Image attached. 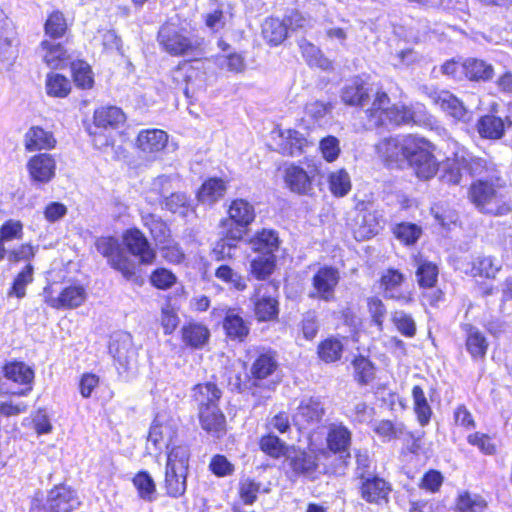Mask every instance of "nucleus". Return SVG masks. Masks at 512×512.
Returning a JSON list of instances; mask_svg holds the SVG:
<instances>
[{
  "label": "nucleus",
  "instance_id": "nucleus-20",
  "mask_svg": "<svg viewBox=\"0 0 512 512\" xmlns=\"http://www.w3.org/2000/svg\"><path fill=\"white\" fill-rule=\"evenodd\" d=\"M109 352L113 358L127 369L135 356L132 337L129 333H118L109 344Z\"/></svg>",
  "mask_w": 512,
  "mask_h": 512
},
{
  "label": "nucleus",
  "instance_id": "nucleus-51",
  "mask_svg": "<svg viewBox=\"0 0 512 512\" xmlns=\"http://www.w3.org/2000/svg\"><path fill=\"white\" fill-rule=\"evenodd\" d=\"M109 264L115 270L120 272L126 280L137 282L138 276L136 275V264L123 250L112 258Z\"/></svg>",
  "mask_w": 512,
  "mask_h": 512
},
{
  "label": "nucleus",
  "instance_id": "nucleus-18",
  "mask_svg": "<svg viewBox=\"0 0 512 512\" xmlns=\"http://www.w3.org/2000/svg\"><path fill=\"white\" fill-rule=\"evenodd\" d=\"M390 491L389 484L380 477L373 475L361 481V497L368 503H387Z\"/></svg>",
  "mask_w": 512,
  "mask_h": 512
},
{
  "label": "nucleus",
  "instance_id": "nucleus-22",
  "mask_svg": "<svg viewBox=\"0 0 512 512\" xmlns=\"http://www.w3.org/2000/svg\"><path fill=\"white\" fill-rule=\"evenodd\" d=\"M284 181L292 192L300 195H307L313 189L312 177L297 165H290L285 168Z\"/></svg>",
  "mask_w": 512,
  "mask_h": 512
},
{
  "label": "nucleus",
  "instance_id": "nucleus-14",
  "mask_svg": "<svg viewBox=\"0 0 512 512\" xmlns=\"http://www.w3.org/2000/svg\"><path fill=\"white\" fill-rule=\"evenodd\" d=\"M382 215L376 210H358L354 218V236L356 239H368L382 229Z\"/></svg>",
  "mask_w": 512,
  "mask_h": 512
},
{
  "label": "nucleus",
  "instance_id": "nucleus-8",
  "mask_svg": "<svg viewBox=\"0 0 512 512\" xmlns=\"http://www.w3.org/2000/svg\"><path fill=\"white\" fill-rule=\"evenodd\" d=\"M423 93L431 102L439 106L444 112L459 121L469 120V112L462 101L447 90L424 86Z\"/></svg>",
  "mask_w": 512,
  "mask_h": 512
},
{
  "label": "nucleus",
  "instance_id": "nucleus-24",
  "mask_svg": "<svg viewBox=\"0 0 512 512\" xmlns=\"http://www.w3.org/2000/svg\"><path fill=\"white\" fill-rule=\"evenodd\" d=\"M370 98L368 87L359 78L347 83L341 91V100L350 106L364 107L370 102Z\"/></svg>",
  "mask_w": 512,
  "mask_h": 512
},
{
  "label": "nucleus",
  "instance_id": "nucleus-50",
  "mask_svg": "<svg viewBox=\"0 0 512 512\" xmlns=\"http://www.w3.org/2000/svg\"><path fill=\"white\" fill-rule=\"evenodd\" d=\"M328 184L330 192L336 197H344L351 190L350 176L344 169L332 172Z\"/></svg>",
  "mask_w": 512,
  "mask_h": 512
},
{
  "label": "nucleus",
  "instance_id": "nucleus-42",
  "mask_svg": "<svg viewBox=\"0 0 512 512\" xmlns=\"http://www.w3.org/2000/svg\"><path fill=\"white\" fill-rule=\"evenodd\" d=\"M226 191V185L221 179L212 178L203 183L198 192V199L204 204H213L222 198Z\"/></svg>",
  "mask_w": 512,
  "mask_h": 512
},
{
  "label": "nucleus",
  "instance_id": "nucleus-40",
  "mask_svg": "<svg viewBox=\"0 0 512 512\" xmlns=\"http://www.w3.org/2000/svg\"><path fill=\"white\" fill-rule=\"evenodd\" d=\"M299 47L309 66L318 67L322 70H329L332 68L331 61L327 59L321 50L314 44L302 39L299 42Z\"/></svg>",
  "mask_w": 512,
  "mask_h": 512
},
{
  "label": "nucleus",
  "instance_id": "nucleus-26",
  "mask_svg": "<svg viewBox=\"0 0 512 512\" xmlns=\"http://www.w3.org/2000/svg\"><path fill=\"white\" fill-rule=\"evenodd\" d=\"M199 418L204 430L219 437L225 430V417L217 405L200 408Z\"/></svg>",
  "mask_w": 512,
  "mask_h": 512
},
{
  "label": "nucleus",
  "instance_id": "nucleus-41",
  "mask_svg": "<svg viewBox=\"0 0 512 512\" xmlns=\"http://www.w3.org/2000/svg\"><path fill=\"white\" fill-rule=\"evenodd\" d=\"M478 132L484 138L500 139L504 135L505 122L495 115H485L478 121Z\"/></svg>",
  "mask_w": 512,
  "mask_h": 512
},
{
  "label": "nucleus",
  "instance_id": "nucleus-12",
  "mask_svg": "<svg viewBox=\"0 0 512 512\" xmlns=\"http://www.w3.org/2000/svg\"><path fill=\"white\" fill-rule=\"evenodd\" d=\"M271 288L268 284H260L255 288L251 300L254 303L255 316L259 321H269L277 317L278 301L268 292Z\"/></svg>",
  "mask_w": 512,
  "mask_h": 512
},
{
  "label": "nucleus",
  "instance_id": "nucleus-53",
  "mask_svg": "<svg viewBox=\"0 0 512 512\" xmlns=\"http://www.w3.org/2000/svg\"><path fill=\"white\" fill-rule=\"evenodd\" d=\"M318 355L326 363H332L341 358L343 345L340 340L328 338L318 345Z\"/></svg>",
  "mask_w": 512,
  "mask_h": 512
},
{
  "label": "nucleus",
  "instance_id": "nucleus-63",
  "mask_svg": "<svg viewBox=\"0 0 512 512\" xmlns=\"http://www.w3.org/2000/svg\"><path fill=\"white\" fill-rule=\"evenodd\" d=\"M485 508L486 502L480 496L464 492L458 497L457 509L460 512H483Z\"/></svg>",
  "mask_w": 512,
  "mask_h": 512
},
{
  "label": "nucleus",
  "instance_id": "nucleus-7",
  "mask_svg": "<svg viewBox=\"0 0 512 512\" xmlns=\"http://www.w3.org/2000/svg\"><path fill=\"white\" fill-rule=\"evenodd\" d=\"M414 147V137L384 138L376 145L377 154L387 165H401L407 159L409 150Z\"/></svg>",
  "mask_w": 512,
  "mask_h": 512
},
{
  "label": "nucleus",
  "instance_id": "nucleus-17",
  "mask_svg": "<svg viewBox=\"0 0 512 512\" xmlns=\"http://www.w3.org/2000/svg\"><path fill=\"white\" fill-rule=\"evenodd\" d=\"M328 457V452L325 449L315 451H300L297 452L290 460L292 470L297 474H302L307 477H313V474L319 466L321 458Z\"/></svg>",
  "mask_w": 512,
  "mask_h": 512
},
{
  "label": "nucleus",
  "instance_id": "nucleus-61",
  "mask_svg": "<svg viewBox=\"0 0 512 512\" xmlns=\"http://www.w3.org/2000/svg\"><path fill=\"white\" fill-rule=\"evenodd\" d=\"M355 379L360 384H367L374 379V366L371 361L359 356L353 361Z\"/></svg>",
  "mask_w": 512,
  "mask_h": 512
},
{
  "label": "nucleus",
  "instance_id": "nucleus-5",
  "mask_svg": "<svg viewBox=\"0 0 512 512\" xmlns=\"http://www.w3.org/2000/svg\"><path fill=\"white\" fill-rule=\"evenodd\" d=\"M406 161L422 179L432 178L438 170V163L431 151V145L416 137H414V147L409 150Z\"/></svg>",
  "mask_w": 512,
  "mask_h": 512
},
{
  "label": "nucleus",
  "instance_id": "nucleus-29",
  "mask_svg": "<svg viewBox=\"0 0 512 512\" xmlns=\"http://www.w3.org/2000/svg\"><path fill=\"white\" fill-rule=\"evenodd\" d=\"M188 470L166 467L164 487L167 495L178 498L184 495L187 488Z\"/></svg>",
  "mask_w": 512,
  "mask_h": 512
},
{
  "label": "nucleus",
  "instance_id": "nucleus-27",
  "mask_svg": "<svg viewBox=\"0 0 512 512\" xmlns=\"http://www.w3.org/2000/svg\"><path fill=\"white\" fill-rule=\"evenodd\" d=\"M466 349L474 360L484 359L488 350V341L484 334L475 326L465 324Z\"/></svg>",
  "mask_w": 512,
  "mask_h": 512
},
{
  "label": "nucleus",
  "instance_id": "nucleus-33",
  "mask_svg": "<svg viewBox=\"0 0 512 512\" xmlns=\"http://www.w3.org/2000/svg\"><path fill=\"white\" fill-rule=\"evenodd\" d=\"M390 103V98L385 92L377 91L375 93L371 107L365 111L371 127L383 126V117Z\"/></svg>",
  "mask_w": 512,
  "mask_h": 512
},
{
  "label": "nucleus",
  "instance_id": "nucleus-57",
  "mask_svg": "<svg viewBox=\"0 0 512 512\" xmlns=\"http://www.w3.org/2000/svg\"><path fill=\"white\" fill-rule=\"evenodd\" d=\"M133 483L138 490L139 496L145 501H152L156 486L152 477L145 471H141L133 478Z\"/></svg>",
  "mask_w": 512,
  "mask_h": 512
},
{
  "label": "nucleus",
  "instance_id": "nucleus-64",
  "mask_svg": "<svg viewBox=\"0 0 512 512\" xmlns=\"http://www.w3.org/2000/svg\"><path fill=\"white\" fill-rule=\"evenodd\" d=\"M260 447L263 452L274 458H278L284 455L286 450L285 443L277 436L272 434H268L261 438Z\"/></svg>",
  "mask_w": 512,
  "mask_h": 512
},
{
  "label": "nucleus",
  "instance_id": "nucleus-32",
  "mask_svg": "<svg viewBox=\"0 0 512 512\" xmlns=\"http://www.w3.org/2000/svg\"><path fill=\"white\" fill-rule=\"evenodd\" d=\"M126 120L124 112L116 106L101 107L94 112V123L97 127L117 128Z\"/></svg>",
  "mask_w": 512,
  "mask_h": 512
},
{
  "label": "nucleus",
  "instance_id": "nucleus-2",
  "mask_svg": "<svg viewBox=\"0 0 512 512\" xmlns=\"http://www.w3.org/2000/svg\"><path fill=\"white\" fill-rule=\"evenodd\" d=\"M158 40L163 49L174 56L195 55L204 43L203 39L190 35L174 24L162 26L158 32Z\"/></svg>",
  "mask_w": 512,
  "mask_h": 512
},
{
  "label": "nucleus",
  "instance_id": "nucleus-52",
  "mask_svg": "<svg viewBox=\"0 0 512 512\" xmlns=\"http://www.w3.org/2000/svg\"><path fill=\"white\" fill-rule=\"evenodd\" d=\"M215 277L237 291H244L247 288L246 279L228 265H220L215 270Z\"/></svg>",
  "mask_w": 512,
  "mask_h": 512
},
{
  "label": "nucleus",
  "instance_id": "nucleus-6",
  "mask_svg": "<svg viewBox=\"0 0 512 512\" xmlns=\"http://www.w3.org/2000/svg\"><path fill=\"white\" fill-rule=\"evenodd\" d=\"M278 362L271 352L260 354L253 362L250 372L252 385L264 387L268 391L275 389L280 381L277 375Z\"/></svg>",
  "mask_w": 512,
  "mask_h": 512
},
{
  "label": "nucleus",
  "instance_id": "nucleus-43",
  "mask_svg": "<svg viewBox=\"0 0 512 512\" xmlns=\"http://www.w3.org/2000/svg\"><path fill=\"white\" fill-rule=\"evenodd\" d=\"M414 412L421 426H426L432 416V409L429 405L423 389L415 385L412 389Z\"/></svg>",
  "mask_w": 512,
  "mask_h": 512
},
{
  "label": "nucleus",
  "instance_id": "nucleus-10",
  "mask_svg": "<svg viewBox=\"0 0 512 512\" xmlns=\"http://www.w3.org/2000/svg\"><path fill=\"white\" fill-rule=\"evenodd\" d=\"M324 407L318 399H302L292 414V421L299 429H307L318 424L324 416Z\"/></svg>",
  "mask_w": 512,
  "mask_h": 512
},
{
  "label": "nucleus",
  "instance_id": "nucleus-35",
  "mask_svg": "<svg viewBox=\"0 0 512 512\" xmlns=\"http://www.w3.org/2000/svg\"><path fill=\"white\" fill-rule=\"evenodd\" d=\"M173 79L176 82H183L184 86L181 87L184 95L187 98L192 97L196 91L201 87L200 72L192 67L179 68L174 72Z\"/></svg>",
  "mask_w": 512,
  "mask_h": 512
},
{
  "label": "nucleus",
  "instance_id": "nucleus-4",
  "mask_svg": "<svg viewBox=\"0 0 512 512\" xmlns=\"http://www.w3.org/2000/svg\"><path fill=\"white\" fill-rule=\"evenodd\" d=\"M461 170H465L471 177L476 179H485L501 175L497 165L493 162L485 158L467 154L456 156L454 166L444 175L445 181L453 185L460 184L462 178Z\"/></svg>",
  "mask_w": 512,
  "mask_h": 512
},
{
  "label": "nucleus",
  "instance_id": "nucleus-11",
  "mask_svg": "<svg viewBox=\"0 0 512 512\" xmlns=\"http://www.w3.org/2000/svg\"><path fill=\"white\" fill-rule=\"evenodd\" d=\"M79 505L78 498L70 488L60 485L51 489L42 507L46 512H71Z\"/></svg>",
  "mask_w": 512,
  "mask_h": 512
},
{
  "label": "nucleus",
  "instance_id": "nucleus-28",
  "mask_svg": "<svg viewBox=\"0 0 512 512\" xmlns=\"http://www.w3.org/2000/svg\"><path fill=\"white\" fill-rule=\"evenodd\" d=\"M261 28L264 40L271 46L280 45L288 36L287 23L278 18L265 19Z\"/></svg>",
  "mask_w": 512,
  "mask_h": 512
},
{
  "label": "nucleus",
  "instance_id": "nucleus-31",
  "mask_svg": "<svg viewBox=\"0 0 512 512\" xmlns=\"http://www.w3.org/2000/svg\"><path fill=\"white\" fill-rule=\"evenodd\" d=\"M55 142L52 133L38 126L30 128L25 134V148L30 152L53 148Z\"/></svg>",
  "mask_w": 512,
  "mask_h": 512
},
{
  "label": "nucleus",
  "instance_id": "nucleus-1",
  "mask_svg": "<svg viewBox=\"0 0 512 512\" xmlns=\"http://www.w3.org/2000/svg\"><path fill=\"white\" fill-rule=\"evenodd\" d=\"M467 198L482 214L504 216L512 211V200L502 175L475 179L468 188Z\"/></svg>",
  "mask_w": 512,
  "mask_h": 512
},
{
  "label": "nucleus",
  "instance_id": "nucleus-39",
  "mask_svg": "<svg viewBox=\"0 0 512 512\" xmlns=\"http://www.w3.org/2000/svg\"><path fill=\"white\" fill-rule=\"evenodd\" d=\"M223 327L230 338L240 341L249 333V326L235 310L227 311Z\"/></svg>",
  "mask_w": 512,
  "mask_h": 512
},
{
  "label": "nucleus",
  "instance_id": "nucleus-46",
  "mask_svg": "<svg viewBox=\"0 0 512 512\" xmlns=\"http://www.w3.org/2000/svg\"><path fill=\"white\" fill-rule=\"evenodd\" d=\"M220 397V389L212 382L198 384L194 387V398L200 408L206 407L207 405H216Z\"/></svg>",
  "mask_w": 512,
  "mask_h": 512
},
{
  "label": "nucleus",
  "instance_id": "nucleus-37",
  "mask_svg": "<svg viewBox=\"0 0 512 512\" xmlns=\"http://www.w3.org/2000/svg\"><path fill=\"white\" fill-rule=\"evenodd\" d=\"M142 221L156 242L160 244L168 243L171 237L170 229L161 217L147 213L142 216Z\"/></svg>",
  "mask_w": 512,
  "mask_h": 512
},
{
  "label": "nucleus",
  "instance_id": "nucleus-21",
  "mask_svg": "<svg viewBox=\"0 0 512 512\" xmlns=\"http://www.w3.org/2000/svg\"><path fill=\"white\" fill-rule=\"evenodd\" d=\"M85 299L84 287L75 285L64 288L57 297H47L46 303L55 309H72L82 305Z\"/></svg>",
  "mask_w": 512,
  "mask_h": 512
},
{
  "label": "nucleus",
  "instance_id": "nucleus-48",
  "mask_svg": "<svg viewBox=\"0 0 512 512\" xmlns=\"http://www.w3.org/2000/svg\"><path fill=\"white\" fill-rule=\"evenodd\" d=\"M67 29L66 18L64 14L58 10L49 14L44 24L45 35L54 40L63 37Z\"/></svg>",
  "mask_w": 512,
  "mask_h": 512
},
{
  "label": "nucleus",
  "instance_id": "nucleus-34",
  "mask_svg": "<svg viewBox=\"0 0 512 512\" xmlns=\"http://www.w3.org/2000/svg\"><path fill=\"white\" fill-rule=\"evenodd\" d=\"M462 70L469 80L487 81L492 79L494 69L491 64L476 58H469L462 63Z\"/></svg>",
  "mask_w": 512,
  "mask_h": 512
},
{
  "label": "nucleus",
  "instance_id": "nucleus-49",
  "mask_svg": "<svg viewBox=\"0 0 512 512\" xmlns=\"http://www.w3.org/2000/svg\"><path fill=\"white\" fill-rule=\"evenodd\" d=\"M438 273L439 271L436 264L421 259L417 261L416 277L421 287H433L437 282Z\"/></svg>",
  "mask_w": 512,
  "mask_h": 512
},
{
  "label": "nucleus",
  "instance_id": "nucleus-45",
  "mask_svg": "<svg viewBox=\"0 0 512 512\" xmlns=\"http://www.w3.org/2000/svg\"><path fill=\"white\" fill-rule=\"evenodd\" d=\"M502 264L491 256H480L473 261L472 273L474 276L495 278Z\"/></svg>",
  "mask_w": 512,
  "mask_h": 512
},
{
  "label": "nucleus",
  "instance_id": "nucleus-54",
  "mask_svg": "<svg viewBox=\"0 0 512 512\" xmlns=\"http://www.w3.org/2000/svg\"><path fill=\"white\" fill-rule=\"evenodd\" d=\"M46 91L50 96L64 98L71 91L70 81L61 74H49L46 79Z\"/></svg>",
  "mask_w": 512,
  "mask_h": 512
},
{
  "label": "nucleus",
  "instance_id": "nucleus-15",
  "mask_svg": "<svg viewBox=\"0 0 512 512\" xmlns=\"http://www.w3.org/2000/svg\"><path fill=\"white\" fill-rule=\"evenodd\" d=\"M123 240L128 250L133 255L138 256L142 264H152L154 262L156 253L140 230H128L124 234Z\"/></svg>",
  "mask_w": 512,
  "mask_h": 512
},
{
  "label": "nucleus",
  "instance_id": "nucleus-19",
  "mask_svg": "<svg viewBox=\"0 0 512 512\" xmlns=\"http://www.w3.org/2000/svg\"><path fill=\"white\" fill-rule=\"evenodd\" d=\"M168 142V135L160 129L142 130L137 137V146L147 158H154Z\"/></svg>",
  "mask_w": 512,
  "mask_h": 512
},
{
  "label": "nucleus",
  "instance_id": "nucleus-36",
  "mask_svg": "<svg viewBox=\"0 0 512 512\" xmlns=\"http://www.w3.org/2000/svg\"><path fill=\"white\" fill-rule=\"evenodd\" d=\"M6 379L22 385H30L34 379V371L24 362H10L3 367Z\"/></svg>",
  "mask_w": 512,
  "mask_h": 512
},
{
  "label": "nucleus",
  "instance_id": "nucleus-9",
  "mask_svg": "<svg viewBox=\"0 0 512 512\" xmlns=\"http://www.w3.org/2000/svg\"><path fill=\"white\" fill-rule=\"evenodd\" d=\"M340 280L336 268L325 266L318 269L312 277V290L309 297L330 302L334 299L335 288Z\"/></svg>",
  "mask_w": 512,
  "mask_h": 512
},
{
  "label": "nucleus",
  "instance_id": "nucleus-13",
  "mask_svg": "<svg viewBox=\"0 0 512 512\" xmlns=\"http://www.w3.org/2000/svg\"><path fill=\"white\" fill-rule=\"evenodd\" d=\"M352 441L351 431L342 423H331L327 428L326 443L328 454H339L341 458H350V446Z\"/></svg>",
  "mask_w": 512,
  "mask_h": 512
},
{
  "label": "nucleus",
  "instance_id": "nucleus-38",
  "mask_svg": "<svg viewBox=\"0 0 512 512\" xmlns=\"http://www.w3.org/2000/svg\"><path fill=\"white\" fill-rule=\"evenodd\" d=\"M276 268V256L257 255L250 261L249 273L257 280H266Z\"/></svg>",
  "mask_w": 512,
  "mask_h": 512
},
{
  "label": "nucleus",
  "instance_id": "nucleus-55",
  "mask_svg": "<svg viewBox=\"0 0 512 512\" xmlns=\"http://www.w3.org/2000/svg\"><path fill=\"white\" fill-rule=\"evenodd\" d=\"M73 79L77 87L89 89L93 86L94 79L90 66L81 60L71 63Z\"/></svg>",
  "mask_w": 512,
  "mask_h": 512
},
{
  "label": "nucleus",
  "instance_id": "nucleus-16",
  "mask_svg": "<svg viewBox=\"0 0 512 512\" xmlns=\"http://www.w3.org/2000/svg\"><path fill=\"white\" fill-rule=\"evenodd\" d=\"M27 168L33 181L39 183H48L55 176L56 162L52 155L42 153L33 156Z\"/></svg>",
  "mask_w": 512,
  "mask_h": 512
},
{
  "label": "nucleus",
  "instance_id": "nucleus-30",
  "mask_svg": "<svg viewBox=\"0 0 512 512\" xmlns=\"http://www.w3.org/2000/svg\"><path fill=\"white\" fill-rule=\"evenodd\" d=\"M384 125L399 126L402 124L418 123L420 120L417 117V112L408 106L389 105L386 109L385 116L383 117Z\"/></svg>",
  "mask_w": 512,
  "mask_h": 512
},
{
  "label": "nucleus",
  "instance_id": "nucleus-3",
  "mask_svg": "<svg viewBox=\"0 0 512 512\" xmlns=\"http://www.w3.org/2000/svg\"><path fill=\"white\" fill-rule=\"evenodd\" d=\"M256 217L254 206L245 199H235L228 207V217L220 222L222 236L239 241Z\"/></svg>",
  "mask_w": 512,
  "mask_h": 512
},
{
  "label": "nucleus",
  "instance_id": "nucleus-25",
  "mask_svg": "<svg viewBox=\"0 0 512 512\" xmlns=\"http://www.w3.org/2000/svg\"><path fill=\"white\" fill-rule=\"evenodd\" d=\"M40 51L44 62L53 69H59L69 63L70 55L60 43L43 40L40 43Z\"/></svg>",
  "mask_w": 512,
  "mask_h": 512
},
{
  "label": "nucleus",
  "instance_id": "nucleus-44",
  "mask_svg": "<svg viewBox=\"0 0 512 512\" xmlns=\"http://www.w3.org/2000/svg\"><path fill=\"white\" fill-rule=\"evenodd\" d=\"M209 335V330L198 323H190L182 328L184 342L194 348L202 347L208 341Z\"/></svg>",
  "mask_w": 512,
  "mask_h": 512
},
{
  "label": "nucleus",
  "instance_id": "nucleus-60",
  "mask_svg": "<svg viewBox=\"0 0 512 512\" xmlns=\"http://www.w3.org/2000/svg\"><path fill=\"white\" fill-rule=\"evenodd\" d=\"M33 266L27 264L25 268L18 273L14 279L11 290L8 295H15L18 298H23L26 294V286L33 281Z\"/></svg>",
  "mask_w": 512,
  "mask_h": 512
},
{
  "label": "nucleus",
  "instance_id": "nucleus-23",
  "mask_svg": "<svg viewBox=\"0 0 512 512\" xmlns=\"http://www.w3.org/2000/svg\"><path fill=\"white\" fill-rule=\"evenodd\" d=\"M251 249L259 255L275 256L280 246L278 233L271 229L257 231L248 241Z\"/></svg>",
  "mask_w": 512,
  "mask_h": 512
},
{
  "label": "nucleus",
  "instance_id": "nucleus-47",
  "mask_svg": "<svg viewBox=\"0 0 512 512\" xmlns=\"http://www.w3.org/2000/svg\"><path fill=\"white\" fill-rule=\"evenodd\" d=\"M174 431L170 424L159 423L158 419H155L148 434V443H151L154 448L161 449L162 445H168V441L171 440Z\"/></svg>",
  "mask_w": 512,
  "mask_h": 512
},
{
  "label": "nucleus",
  "instance_id": "nucleus-59",
  "mask_svg": "<svg viewBox=\"0 0 512 512\" xmlns=\"http://www.w3.org/2000/svg\"><path fill=\"white\" fill-rule=\"evenodd\" d=\"M190 452L187 446H174L168 453L166 467L189 469Z\"/></svg>",
  "mask_w": 512,
  "mask_h": 512
},
{
  "label": "nucleus",
  "instance_id": "nucleus-58",
  "mask_svg": "<svg viewBox=\"0 0 512 512\" xmlns=\"http://www.w3.org/2000/svg\"><path fill=\"white\" fill-rule=\"evenodd\" d=\"M299 329L306 340H313L320 329L317 313L313 310L305 312L299 323Z\"/></svg>",
  "mask_w": 512,
  "mask_h": 512
},
{
  "label": "nucleus",
  "instance_id": "nucleus-56",
  "mask_svg": "<svg viewBox=\"0 0 512 512\" xmlns=\"http://www.w3.org/2000/svg\"><path fill=\"white\" fill-rule=\"evenodd\" d=\"M393 234L404 244L412 245L419 239L422 229L414 223L402 222L394 227Z\"/></svg>",
  "mask_w": 512,
  "mask_h": 512
},
{
  "label": "nucleus",
  "instance_id": "nucleus-62",
  "mask_svg": "<svg viewBox=\"0 0 512 512\" xmlns=\"http://www.w3.org/2000/svg\"><path fill=\"white\" fill-rule=\"evenodd\" d=\"M392 322L402 335L409 338L415 336L416 323L409 314L404 311H395L392 314Z\"/></svg>",
  "mask_w": 512,
  "mask_h": 512
}]
</instances>
